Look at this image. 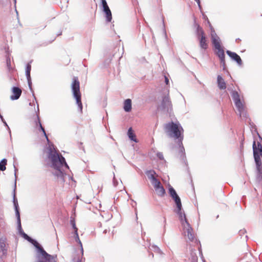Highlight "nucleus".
Returning <instances> with one entry per match:
<instances>
[{"instance_id":"obj_45","label":"nucleus","mask_w":262,"mask_h":262,"mask_svg":"<svg viewBox=\"0 0 262 262\" xmlns=\"http://www.w3.org/2000/svg\"><path fill=\"white\" fill-rule=\"evenodd\" d=\"M241 41V39L239 38L236 39V42H238V41Z\"/></svg>"},{"instance_id":"obj_26","label":"nucleus","mask_w":262,"mask_h":262,"mask_svg":"<svg viewBox=\"0 0 262 262\" xmlns=\"http://www.w3.org/2000/svg\"><path fill=\"white\" fill-rule=\"evenodd\" d=\"M7 160L3 159L0 162V171H4L6 169V165H7Z\"/></svg>"},{"instance_id":"obj_44","label":"nucleus","mask_w":262,"mask_h":262,"mask_svg":"<svg viewBox=\"0 0 262 262\" xmlns=\"http://www.w3.org/2000/svg\"><path fill=\"white\" fill-rule=\"evenodd\" d=\"M149 256H151V257H154V254L152 253H151L150 254H149Z\"/></svg>"},{"instance_id":"obj_4","label":"nucleus","mask_w":262,"mask_h":262,"mask_svg":"<svg viewBox=\"0 0 262 262\" xmlns=\"http://www.w3.org/2000/svg\"><path fill=\"white\" fill-rule=\"evenodd\" d=\"M210 35L211 41L214 49L216 50L215 54L219 57L220 60L225 59V52L223 48L221 46V39L216 34L215 30H214L212 26H210Z\"/></svg>"},{"instance_id":"obj_29","label":"nucleus","mask_w":262,"mask_h":262,"mask_svg":"<svg viewBox=\"0 0 262 262\" xmlns=\"http://www.w3.org/2000/svg\"><path fill=\"white\" fill-rule=\"evenodd\" d=\"M6 64L8 68V70L10 71L12 70V67L11 66V59L10 57L7 56L6 58Z\"/></svg>"},{"instance_id":"obj_33","label":"nucleus","mask_w":262,"mask_h":262,"mask_svg":"<svg viewBox=\"0 0 262 262\" xmlns=\"http://www.w3.org/2000/svg\"><path fill=\"white\" fill-rule=\"evenodd\" d=\"M3 122L4 124V125L7 127V129H8V130L9 132L10 135V137H11V130H10V129L9 126L8 125L7 122H6L5 120H4L3 121Z\"/></svg>"},{"instance_id":"obj_31","label":"nucleus","mask_w":262,"mask_h":262,"mask_svg":"<svg viewBox=\"0 0 262 262\" xmlns=\"http://www.w3.org/2000/svg\"><path fill=\"white\" fill-rule=\"evenodd\" d=\"M220 60L221 65L222 67H223V70L225 71L226 70L225 59H221Z\"/></svg>"},{"instance_id":"obj_47","label":"nucleus","mask_w":262,"mask_h":262,"mask_svg":"<svg viewBox=\"0 0 262 262\" xmlns=\"http://www.w3.org/2000/svg\"><path fill=\"white\" fill-rule=\"evenodd\" d=\"M13 1H14V5L15 6L16 3V0H13Z\"/></svg>"},{"instance_id":"obj_21","label":"nucleus","mask_w":262,"mask_h":262,"mask_svg":"<svg viewBox=\"0 0 262 262\" xmlns=\"http://www.w3.org/2000/svg\"><path fill=\"white\" fill-rule=\"evenodd\" d=\"M155 190L157 195L159 196L163 197L165 194V190L162 185Z\"/></svg>"},{"instance_id":"obj_13","label":"nucleus","mask_w":262,"mask_h":262,"mask_svg":"<svg viewBox=\"0 0 262 262\" xmlns=\"http://www.w3.org/2000/svg\"><path fill=\"white\" fill-rule=\"evenodd\" d=\"M16 182L15 183L14 185V188L13 190V202L14 206L15 211V214L16 216H20V213L19 210V206L17 202V200L16 198L15 195V190H16Z\"/></svg>"},{"instance_id":"obj_12","label":"nucleus","mask_w":262,"mask_h":262,"mask_svg":"<svg viewBox=\"0 0 262 262\" xmlns=\"http://www.w3.org/2000/svg\"><path fill=\"white\" fill-rule=\"evenodd\" d=\"M226 53L233 60L236 61L238 65L241 66L242 64V60L240 56L236 53L227 50Z\"/></svg>"},{"instance_id":"obj_17","label":"nucleus","mask_w":262,"mask_h":262,"mask_svg":"<svg viewBox=\"0 0 262 262\" xmlns=\"http://www.w3.org/2000/svg\"><path fill=\"white\" fill-rule=\"evenodd\" d=\"M217 85L220 90H225L226 88V84L221 75H218L217 77Z\"/></svg>"},{"instance_id":"obj_36","label":"nucleus","mask_w":262,"mask_h":262,"mask_svg":"<svg viewBox=\"0 0 262 262\" xmlns=\"http://www.w3.org/2000/svg\"><path fill=\"white\" fill-rule=\"evenodd\" d=\"M113 184H114V186L115 187L117 186L118 185V182L116 180L115 177H114V179H113Z\"/></svg>"},{"instance_id":"obj_37","label":"nucleus","mask_w":262,"mask_h":262,"mask_svg":"<svg viewBox=\"0 0 262 262\" xmlns=\"http://www.w3.org/2000/svg\"><path fill=\"white\" fill-rule=\"evenodd\" d=\"M163 219H164V233H165V226H166V218L165 217H163Z\"/></svg>"},{"instance_id":"obj_38","label":"nucleus","mask_w":262,"mask_h":262,"mask_svg":"<svg viewBox=\"0 0 262 262\" xmlns=\"http://www.w3.org/2000/svg\"><path fill=\"white\" fill-rule=\"evenodd\" d=\"M165 82L167 85L169 83V79L167 77L165 76Z\"/></svg>"},{"instance_id":"obj_8","label":"nucleus","mask_w":262,"mask_h":262,"mask_svg":"<svg viewBox=\"0 0 262 262\" xmlns=\"http://www.w3.org/2000/svg\"><path fill=\"white\" fill-rule=\"evenodd\" d=\"M102 11L105 13V17L107 22H111L112 19L111 11L107 4L106 0H101Z\"/></svg>"},{"instance_id":"obj_16","label":"nucleus","mask_w":262,"mask_h":262,"mask_svg":"<svg viewBox=\"0 0 262 262\" xmlns=\"http://www.w3.org/2000/svg\"><path fill=\"white\" fill-rule=\"evenodd\" d=\"M237 111L239 113V117L242 119L246 120L248 118V115L246 111L245 110L244 105L240 106L239 107H237Z\"/></svg>"},{"instance_id":"obj_22","label":"nucleus","mask_w":262,"mask_h":262,"mask_svg":"<svg viewBox=\"0 0 262 262\" xmlns=\"http://www.w3.org/2000/svg\"><path fill=\"white\" fill-rule=\"evenodd\" d=\"M127 135L128 136V138L132 141L137 142V140L136 138V135L133 133V130L132 129V127H129L127 131Z\"/></svg>"},{"instance_id":"obj_39","label":"nucleus","mask_w":262,"mask_h":262,"mask_svg":"<svg viewBox=\"0 0 262 262\" xmlns=\"http://www.w3.org/2000/svg\"><path fill=\"white\" fill-rule=\"evenodd\" d=\"M14 172H15L14 175H15V177L16 179V171H17V169L15 167L14 164Z\"/></svg>"},{"instance_id":"obj_24","label":"nucleus","mask_w":262,"mask_h":262,"mask_svg":"<svg viewBox=\"0 0 262 262\" xmlns=\"http://www.w3.org/2000/svg\"><path fill=\"white\" fill-rule=\"evenodd\" d=\"M17 219V229L19 232V233L23 236V233H25L21 228V221H20V216L16 217Z\"/></svg>"},{"instance_id":"obj_14","label":"nucleus","mask_w":262,"mask_h":262,"mask_svg":"<svg viewBox=\"0 0 262 262\" xmlns=\"http://www.w3.org/2000/svg\"><path fill=\"white\" fill-rule=\"evenodd\" d=\"M35 124L36 127H39L38 129L42 132L48 142H49V139L47 136L44 127L42 126L41 123L39 119V115L38 114H37V120L35 121Z\"/></svg>"},{"instance_id":"obj_50","label":"nucleus","mask_w":262,"mask_h":262,"mask_svg":"<svg viewBox=\"0 0 262 262\" xmlns=\"http://www.w3.org/2000/svg\"><path fill=\"white\" fill-rule=\"evenodd\" d=\"M77 262H81V261L80 260H78Z\"/></svg>"},{"instance_id":"obj_27","label":"nucleus","mask_w":262,"mask_h":262,"mask_svg":"<svg viewBox=\"0 0 262 262\" xmlns=\"http://www.w3.org/2000/svg\"><path fill=\"white\" fill-rule=\"evenodd\" d=\"M26 77L27 79L28 86L29 87V89H30V91L32 92V95H33L34 99L36 100V97L34 96V92H33V89L32 88V81H31V76H30V77Z\"/></svg>"},{"instance_id":"obj_10","label":"nucleus","mask_w":262,"mask_h":262,"mask_svg":"<svg viewBox=\"0 0 262 262\" xmlns=\"http://www.w3.org/2000/svg\"><path fill=\"white\" fill-rule=\"evenodd\" d=\"M12 95L10 97V99L12 100H15L19 99L21 96V90L17 86H13L12 88Z\"/></svg>"},{"instance_id":"obj_3","label":"nucleus","mask_w":262,"mask_h":262,"mask_svg":"<svg viewBox=\"0 0 262 262\" xmlns=\"http://www.w3.org/2000/svg\"><path fill=\"white\" fill-rule=\"evenodd\" d=\"M49 150L48 158L51 161L52 167L56 170L53 174L59 181L63 183L65 181L64 176L66 174L63 171V168L69 169V167L65 158L54 147H50Z\"/></svg>"},{"instance_id":"obj_43","label":"nucleus","mask_w":262,"mask_h":262,"mask_svg":"<svg viewBox=\"0 0 262 262\" xmlns=\"http://www.w3.org/2000/svg\"><path fill=\"white\" fill-rule=\"evenodd\" d=\"M239 232H240V233H241V234H242V233H244V232H245V230H241V231H239Z\"/></svg>"},{"instance_id":"obj_48","label":"nucleus","mask_w":262,"mask_h":262,"mask_svg":"<svg viewBox=\"0 0 262 262\" xmlns=\"http://www.w3.org/2000/svg\"><path fill=\"white\" fill-rule=\"evenodd\" d=\"M37 112H39V106L38 104H37Z\"/></svg>"},{"instance_id":"obj_49","label":"nucleus","mask_w":262,"mask_h":262,"mask_svg":"<svg viewBox=\"0 0 262 262\" xmlns=\"http://www.w3.org/2000/svg\"><path fill=\"white\" fill-rule=\"evenodd\" d=\"M61 34V32H60L59 34H57V36L60 35Z\"/></svg>"},{"instance_id":"obj_1","label":"nucleus","mask_w":262,"mask_h":262,"mask_svg":"<svg viewBox=\"0 0 262 262\" xmlns=\"http://www.w3.org/2000/svg\"><path fill=\"white\" fill-rule=\"evenodd\" d=\"M168 192L170 196L176 203L177 209H175L174 211L179 216V220L183 227L185 235L187 236L190 241H193L195 237L193 230L186 218L185 212L182 210V206L180 198L174 189L170 185H169L168 187Z\"/></svg>"},{"instance_id":"obj_25","label":"nucleus","mask_w":262,"mask_h":262,"mask_svg":"<svg viewBox=\"0 0 262 262\" xmlns=\"http://www.w3.org/2000/svg\"><path fill=\"white\" fill-rule=\"evenodd\" d=\"M196 31V35L198 38L201 37H203V36H205L203 29L199 25H198Z\"/></svg>"},{"instance_id":"obj_41","label":"nucleus","mask_w":262,"mask_h":262,"mask_svg":"<svg viewBox=\"0 0 262 262\" xmlns=\"http://www.w3.org/2000/svg\"><path fill=\"white\" fill-rule=\"evenodd\" d=\"M0 118L2 120V121L3 122L4 120H5V119H4L2 115H0Z\"/></svg>"},{"instance_id":"obj_20","label":"nucleus","mask_w":262,"mask_h":262,"mask_svg":"<svg viewBox=\"0 0 262 262\" xmlns=\"http://www.w3.org/2000/svg\"><path fill=\"white\" fill-rule=\"evenodd\" d=\"M200 42V46L203 49H206L208 48V44L206 42V38L205 36H203L198 38Z\"/></svg>"},{"instance_id":"obj_9","label":"nucleus","mask_w":262,"mask_h":262,"mask_svg":"<svg viewBox=\"0 0 262 262\" xmlns=\"http://www.w3.org/2000/svg\"><path fill=\"white\" fill-rule=\"evenodd\" d=\"M231 95L236 108H240L241 106L243 105L239 95L237 91L232 90Z\"/></svg>"},{"instance_id":"obj_42","label":"nucleus","mask_w":262,"mask_h":262,"mask_svg":"<svg viewBox=\"0 0 262 262\" xmlns=\"http://www.w3.org/2000/svg\"><path fill=\"white\" fill-rule=\"evenodd\" d=\"M194 1L197 3V4L200 5V3H201L200 0H194Z\"/></svg>"},{"instance_id":"obj_7","label":"nucleus","mask_w":262,"mask_h":262,"mask_svg":"<svg viewBox=\"0 0 262 262\" xmlns=\"http://www.w3.org/2000/svg\"><path fill=\"white\" fill-rule=\"evenodd\" d=\"M159 109L166 112L169 114H171L172 106L168 95L163 97L161 104L159 106Z\"/></svg>"},{"instance_id":"obj_46","label":"nucleus","mask_w":262,"mask_h":262,"mask_svg":"<svg viewBox=\"0 0 262 262\" xmlns=\"http://www.w3.org/2000/svg\"><path fill=\"white\" fill-rule=\"evenodd\" d=\"M106 232H107V230L105 229L103 231V233L105 234V233H106Z\"/></svg>"},{"instance_id":"obj_30","label":"nucleus","mask_w":262,"mask_h":262,"mask_svg":"<svg viewBox=\"0 0 262 262\" xmlns=\"http://www.w3.org/2000/svg\"><path fill=\"white\" fill-rule=\"evenodd\" d=\"M151 247H152V250L155 252L158 253L159 254H162V251L161 250V249L158 246H157L156 245H153V246H152Z\"/></svg>"},{"instance_id":"obj_2","label":"nucleus","mask_w":262,"mask_h":262,"mask_svg":"<svg viewBox=\"0 0 262 262\" xmlns=\"http://www.w3.org/2000/svg\"><path fill=\"white\" fill-rule=\"evenodd\" d=\"M164 129L169 137L178 140L179 154L181 159L185 161L186 155L182 143L184 138V129L182 126L179 122L171 121L164 125Z\"/></svg>"},{"instance_id":"obj_28","label":"nucleus","mask_w":262,"mask_h":262,"mask_svg":"<svg viewBox=\"0 0 262 262\" xmlns=\"http://www.w3.org/2000/svg\"><path fill=\"white\" fill-rule=\"evenodd\" d=\"M31 70V64L30 63H27V64L26 66V77H30V76H31V75H30Z\"/></svg>"},{"instance_id":"obj_32","label":"nucleus","mask_w":262,"mask_h":262,"mask_svg":"<svg viewBox=\"0 0 262 262\" xmlns=\"http://www.w3.org/2000/svg\"><path fill=\"white\" fill-rule=\"evenodd\" d=\"M157 157L161 160H164L163 154L161 152H158L157 153Z\"/></svg>"},{"instance_id":"obj_18","label":"nucleus","mask_w":262,"mask_h":262,"mask_svg":"<svg viewBox=\"0 0 262 262\" xmlns=\"http://www.w3.org/2000/svg\"><path fill=\"white\" fill-rule=\"evenodd\" d=\"M145 174L150 181L154 180L158 177V174L156 171L152 169L146 171Z\"/></svg>"},{"instance_id":"obj_6","label":"nucleus","mask_w":262,"mask_h":262,"mask_svg":"<svg viewBox=\"0 0 262 262\" xmlns=\"http://www.w3.org/2000/svg\"><path fill=\"white\" fill-rule=\"evenodd\" d=\"M253 151L256 168L259 170L261 165L260 157H262V146L260 142H258L256 143L255 141H253Z\"/></svg>"},{"instance_id":"obj_11","label":"nucleus","mask_w":262,"mask_h":262,"mask_svg":"<svg viewBox=\"0 0 262 262\" xmlns=\"http://www.w3.org/2000/svg\"><path fill=\"white\" fill-rule=\"evenodd\" d=\"M6 238L2 237L0 238V251H1V259L2 258V256L7 254V247L6 245Z\"/></svg>"},{"instance_id":"obj_34","label":"nucleus","mask_w":262,"mask_h":262,"mask_svg":"<svg viewBox=\"0 0 262 262\" xmlns=\"http://www.w3.org/2000/svg\"><path fill=\"white\" fill-rule=\"evenodd\" d=\"M161 185H162V184H161V183L160 181L159 182H157V184H155L153 186H154V188L155 189L156 188H158V187H159Z\"/></svg>"},{"instance_id":"obj_35","label":"nucleus","mask_w":262,"mask_h":262,"mask_svg":"<svg viewBox=\"0 0 262 262\" xmlns=\"http://www.w3.org/2000/svg\"><path fill=\"white\" fill-rule=\"evenodd\" d=\"M160 182V181L157 178L154 179V180L150 181L151 184L154 186L155 184H157V182Z\"/></svg>"},{"instance_id":"obj_19","label":"nucleus","mask_w":262,"mask_h":262,"mask_svg":"<svg viewBox=\"0 0 262 262\" xmlns=\"http://www.w3.org/2000/svg\"><path fill=\"white\" fill-rule=\"evenodd\" d=\"M132 100L130 99L125 100L123 105V109L126 112H130L132 110Z\"/></svg>"},{"instance_id":"obj_40","label":"nucleus","mask_w":262,"mask_h":262,"mask_svg":"<svg viewBox=\"0 0 262 262\" xmlns=\"http://www.w3.org/2000/svg\"><path fill=\"white\" fill-rule=\"evenodd\" d=\"M198 7H199V9H200V10H201V9H202V6H201V3H200V5H199V4H198Z\"/></svg>"},{"instance_id":"obj_5","label":"nucleus","mask_w":262,"mask_h":262,"mask_svg":"<svg viewBox=\"0 0 262 262\" xmlns=\"http://www.w3.org/2000/svg\"><path fill=\"white\" fill-rule=\"evenodd\" d=\"M72 90L74 97L76 100V103L80 111L82 110L81 94L80 92V84L77 78L74 77L72 84Z\"/></svg>"},{"instance_id":"obj_23","label":"nucleus","mask_w":262,"mask_h":262,"mask_svg":"<svg viewBox=\"0 0 262 262\" xmlns=\"http://www.w3.org/2000/svg\"><path fill=\"white\" fill-rule=\"evenodd\" d=\"M17 219V229L19 232V233L23 236V233H25L21 228V221H20V216L16 217Z\"/></svg>"},{"instance_id":"obj_15","label":"nucleus","mask_w":262,"mask_h":262,"mask_svg":"<svg viewBox=\"0 0 262 262\" xmlns=\"http://www.w3.org/2000/svg\"><path fill=\"white\" fill-rule=\"evenodd\" d=\"M71 225H72L73 228L74 229L75 234H76V241H78L79 244H80V245L81 247V252L83 253V250L82 246V243H81V241H80L79 236H78V229L76 226V224H75V222L74 220H71Z\"/></svg>"}]
</instances>
